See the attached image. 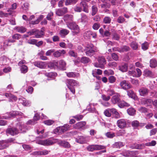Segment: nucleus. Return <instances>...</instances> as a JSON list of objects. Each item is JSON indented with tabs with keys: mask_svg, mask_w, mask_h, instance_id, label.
Returning <instances> with one entry per match:
<instances>
[{
	"mask_svg": "<svg viewBox=\"0 0 157 157\" xmlns=\"http://www.w3.org/2000/svg\"><path fill=\"white\" fill-rule=\"evenodd\" d=\"M19 129L20 130H18L17 128H8L6 130L7 134H10L12 136H14L17 135L19 133H22L25 132L26 131V129L25 127V126L21 123H19Z\"/></svg>",
	"mask_w": 157,
	"mask_h": 157,
	"instance_id": "1",
	"label": "nucleus"
},
{
	"mask_svg": "<svg viewBox=\"0 0 157 157\" xmlns=\"http://www.w3.org/2000/svg\"><path fill=\"white\" fill-rule=\"evenodd\" d=\"M66 83L71 91L73 94H74L75 91L74 86L78 85V83L77 81L73 79H68L66 80Z\"/></svg>",
	"mask_w": 157,
	"mask_h": 157,
	"instance_id": "2",
	"label": "nucleus"
},
{
	"mask_svg": "<svg viewBox=\"0 0 157 157\" xmlns=\"http://www.w3.org/2000/svg\"><path fill=\"white\" fill-rule=\"evenodd\" d=\"M68 28L71 30L75 31L72 32V35H75L78 34L79 32V29L78 26L75 22H70L66 24Z\"/></svg>",
	"mask_w": 157,
	"mask_h": 157,
	"instance_id": "3",
	"label": "nucleus"
},
{
	"mask_svg": "<svg viewBox=\"0 0 157 157\" xmlns=\"http://www.w3.org/2000/svg\"><path fill=\"white\" fill-rule=\"evenodd\" d=\"M97 51L94 45L91 44H88L86 48V54L89 56H91Z\"/></svg>",
	"mask_w": 157,
	"mask_h": 157,
	"instance_id": "4",
	"label": "nucleus"
},
{
	"mask_svg": "<svg viewBox=\"0 0 157 157\" xmlns=\"http://www.w3.org/2000/svg\"><path fill=\"white\" fill-rule=\"evenodd\" d=\"M105 148V146L98 145H90L87 147V150L88 151H93L96 150H100Z\"/></svg>",
	"mask_w": 157,
	"mask_h": 157,
	"instance_id": "5",
	"label": "nucleus"
},
{
	"mask_svg": "<svg viewBox=\"0 0 157 157\" xmlns=\"http://www.w3.org/2000/svg\"><path fill=\"white\" fill-rule=\"evenodd\" d=\"M120 85L121 88L124 90H127L132 87L130 84L126 80H123L121 82Z\"/></svg>",
	"mask_w": 157,
	"mask_h": 157,
	"instance_id": "6",
	"label": "nucleus"
},
{
	"mask_svg": "<svg viewBox=\"0 0 157 157\" xmlns=\"http://www.w3.org/2000/svg\"><path fill=\"white\" fill-rule=\"evenodd\" d=\"M37 143L43 145L48 146L54 144L53 142L51 140L47 139L45 140H40L37 141Z\"/></svg>",
	"mask_w": 157,
	"mask_h": 157,
	"instance_id": "7",
	"label": "nucleus"
},
{
	"mask_svg": "<svg viewBox=\"0 0 157 157\" xmlns=\"http://www.w3.org/2000/svg\"><path fill=\"white\" fill-rule=\"evenodd\" d=\"M67 12V8L64 7L63 8L57 9L56 10V14L58 16H62Z\"/></svg>",
	"mask_w": 157,
	"mask_h": 157,
	"instance_id": "8",
	"label": "nucleus"
},
{
	"mask_svg": "<svg viewBox=\"0 0 157 157\" xmlns=\"http://www.w3.org/2000/svg\"><path fill=\"white\" fill-rule=\"evenodd\" d=\"M118 126L121 128H123L126 126V122L124 119L118 120L117 122Z\"/></svg>",
	"mask_w": 157,
	"mask_h": 157,
	"instance_id": "9",
	"label": "nucleus"
},
{
	"mask_svg": "<svg viewBox=\"0 0 157 157\" xmlns=\"http://www.w3.org/2000/svg\"><path fill=\"white\" fill-rule=\"evenodd\" d=\"M139 92L140 96H144L147 95L149 90L146 87H142L139 90Z\"/></svg>",
	"mask_w": 157,
	"mask_h": 157,
	"instance_id": "10",
	"label": "nucleus"
},
{
	"mask_svg": "<svg viewBox=\"0 0 157 157\" xmlns=\"http://www.w3.org/2000/svg\"><path fill=\"white\" fill-rule=\"evenodd\" d=\"M66 53V51L64 50H59L54 51L53 53V56L55 58H59L61 56L62 54H64Z\"/></svg>",
	"mask_w": 157,
	"mask_h": 157,
	"instance_id": "11",
	"label": "nucleus"
},
{
	"mask_svg": "<svg viewBox=\"0 0 157 157\" xmlns=\"http://www.w3.org/2000/svg\"><path fill=\"white\" fill-rule=\"evenodd\" d=\"M143 75L150 78H153L155 77L152 71L148 69L144 70L143 72Z\"/></svg>",
	"mask_w": 157,
	"mask_h": 157,
	"instance_id": "12",
	"label": "nucleus"
},
{
	"mask_svg": "<svg viewBox=\"0 0 157 157\" xmlns=\"http://www.w3.org/2000/svg\"><path fill=\"white\" fill-rule=\"evenodd\" d=\"M120 95L118 94H116L112 97L111 100L113 104L119 103L120 101Z\"/></svg>",
	"mask_w": 157,
	"mask_h": 157,
	"instance_id": "13",
	"label": "nucleus"
},
{
	"mask_svg": "<svg viewBox=\"0 0 157 157\" xmlns=\"http://www.w3.org/2000/svg\"><path fill=\"white\" fill-rule=\"evenodd\" d=\"M86 124V122L85 121L79 122L77 123L76 124L74 125V128H85V125Z\"/></svg>",
	"mask_w": 157,
	"mask_h": 157,
	"instance_id": "14",
	"label": "nucleus"
},
{
	"mask_svg": "<svg viewBox=\"0 0 157 157\" xmlns=\"http://www.w3.org/2000/svg\"><path fill=\"white\" fill-rule=\"evenodd\" d=\"M80 5L82 8L83 11L86 13L89 12L88 6L85 1H82L80 3Z\"/></svg>",
	"mask_w": 157,
	"mask_h": 157,
	"instance_id": "15",
	"label": "nucleus"
},
{
	"mask_svg": "<svg viewBox=\"0 0 157 157\" xmlns=\"http://www.w3.org/2000/svg\"><path fill=\"white\" fill-rule=\"evenodd\" d=\"M63 19L67 24V23H69V22L73 20V17L71 15L67 14L64 16Z\"/></svg>",
	"mask_w": 157,
	"mask_h": 157,
	"instance_id": "16",
	"label": "nucleus"
},
{
	"mask_svg": "<svg viewBox=\"0 0 157 157\" xmlns=\"http://www.w3.org/2000/svg\"><path fill=\"white\" fill-rule=\"evenodd\" d=\"M4 95L6 97L9 98V101L10 102L12 101V99H13L15 101H16L17 99V98L16 96L10 93H6L4 94Z\"/></svg>",
	"mask_w": 157,
	"mask_h": 157,
	"instance_id": "17",
	"label": "nucleus"
},
{
	"mask_svg": "<svg viewBox=\"0 0 157 157\" xmlns=\"http://www.w3.org/2000/svg\"><path fill=\"white\" fill-rule=\"evenodd\" d=\"M33 64L35 66L40 68H43L45 67V65L43 62L36 61L33 63Z\"/></svg>",
	"mask_w": 157,
	"mask_h": 157,
	"instance_id": "18",
	"label": "nucleus"
},
{
	"mask_svg": "<svg viewBox=\"0 0 157 157\" xmlns=\"http://www.w3.org/2000/svg\"><path fill=\"white\" fill-rule=\"evenodd\" d=\"M14 29L21 33H23L26 31V29L22 26H16L14 28Z\"/></svg>",
	"mask_w": 157,
	"mask_h": 157,
	"instance_id": "19",
	"label": "nucleus"
},
{
	"mask_svg": "<svg viewBox=\"0 0 157 157\" xmlns=\"http://www.w3.org/2000/svg\"><path fill=\"white\" fill-rule=\"evenodd\" d=\"M59 65V67L61 69L65 70L66 63L65 62L63 59L59 60L58 62Z\"/></svg>",
	"mask_w": 157,
	"mask_h": 157,
	"instance_id": "20",
	"label": "nucleus"
},
{
	"mask_svg": "<svg viewBox=\"0 0 157 157\" xmlns=\"http://www.w3.org/2000/svg\"><path fill=\"white\" fill-rule=\"evenodd\" d=\"M58 144L59 145L63 146L65 147H70V145L69 144L65 141H62L59 140L58 141Z\"/></svg>",
	"mask_w": 157,
	"mask_h": 157,
	"instance_id": "21",
	"label": "nucleus"
},
{
	"mask_svg": "<svg viewBox=\"0 0 157 157\" xmlns=\"http://www.w3.org/2000/svg\"><path fill=\"white\" fill-rule=\"evenodd\" d=\"M35 37L36 38H41L44 35V33L42 30H41L40 31L35 30Z\"/></svg>",
	"mask_w": 157,
	"mask_h": 157,
	"instance_id": "22",
	"label": "nucleus"
},
{
	"mask_svg": "<svg viewBox=\"0 0 157 157\" xmlns=\"http://www.w3.org/2000/svg\"><path fill=\"white\" fill-rule=\"evenodd\" d=\"M69 33L68 30L66 29H63L61 30L59 32V34L62 37H64Z\"/></svg>",
	"mask_w": 157,
	"mask_h": 157,
	"instance_id": "23",
	"label": "nucleus"
},
{
	"mask_svg": "<svg viewBox=\"0 0 157 157\" xmlns=\"http://www.w3.org/2000/svg\"><path fill=\"white\" fill-rule=\"evenodd\" d=\"M119 69L122 72H126L128 70V65L126 63H124L119 67Z\"/></svg>",
	"mask_w": 157,
	"mask_h": 157,
	"instance_id": "24",
	"label": "nucleus"
},
{
	"mask_svg": "<svg viewBox=\"0 0 157 157\" xmlns=\"http://www.w3.org/2000/svg\"><path fill=\"white\" fill-rule=\"evenodd\" d=\"M76 141L80 144L84 143L86 142V138L83 136H80L76 139Z\"/></svg>",
	"mask_w": 157,
	"mask_h": 157,
	"instance_id": "25",
	"label": "nucleus"
},
{
	"mask_svg": "<svg viewBox=\"0 0 157 157\" xmlns=\"http://www.w3.org/2000/svg\"><path fill=\"white\" fill-rule=\"evenodd\" d=\"M127 94L129 97L135 99L137 98V97L135 93L132 90H129L127 91Z\"/></svg>",
	"mask_w": 157,
	"mask_h": 157,
	"instance_id": "26",
	"label": "nucleus"
},
{
	"mask_svg": "<svg viewBox=\"0 0 157 157\" xmlns=\"http://www.w3.org/2000/svg\"><path fill=\"white\" fill-rule=\"evenodd\" d=\"M9 114L10 116V117H6L5 118V119H7L11 117H14L16 115H21L22 114H19L18 112L17 111H14L10 113Z\"/></svg>",
	"mask_w": 157,
	"mask_h": 157,
	"instance_id": "27",
	"label": "nucleus"
},
{
	"mask_svg": "<svg viewBox=\"0 0 157 157\" xmlns=\"http://www.w3.org/2000/svg\"><path fill=\"white\" fill-rule=\"evenodd\" d=\"M98 63L100 64L101 66L103 65V66L105 64L106 62L105 58L103 56L98 57Z\"/></svg>",
	"mask_w": 157,
	"mask_h": 157,
	"instance_id": "28",
	"label": "nucleus"
},
{
	"mask_svg": "<svg viewBox=\"0 0 157 157\" xmlns=\"http://www.w3.org/2000/svg\"><path fill=\"white\" fill-rule=\"evenodd\" d=\"M111 113L114 114V117L116 118H118L120 117V115L119 113L117 112L115 109H111L110 110Z\"/></svg>",
	"mask_w": 157,
	"mask_h": 157,
	"instance_id": "29",
	"label": "nucleus"
},
{
	"mask_svg": "<svg viewBox=\"0 0 157 157\" xmlns=\"http://www.w3.org/2000/svg\"><path fill=\"white\" fill-rule=\"evenodd\" d=\"M4 140L0 141V150H2L8 147L9 145L6 144Z\"/></svg>",
	"mask_w": 157,
	"mask_h": 157,
	"instance_id": "30",
	"label": "nucleus"
},
{
	"mask_svg": "<svg viewBox=\"0 0 157 157\" xmlns=\"http://www.w3.org/2000/svg\"><path fill=\"white\" fill-rule=\"evenodd\" d=\"M150 67L152 68H155L157 66L156 61L154 59H152L150 61Z\"/></svg>",
	"mask_w": 157,
	"mask_h": 157,
	"instance_id": "31",
	"label": "nucleus"
},
{
	"mask_svg": "<svg viewBox=\"0 0 157 157\" xmlns=\"http://www.w3.org/2000/svg\"><path fill=\"white\" fill-rule=\"evenodd\" d=\"M118 105V106L121 108L124 106L128 107L130 106V105L128 103L124 101H122L120 102H119Z\"/></svg>",
	"mask_w": 157,
	"mask_h": 157,
	"instance_id": "32",
	"label": "nucleus"
},
{
	"mask_svg": "<svg viewBox=\"0 0 157 157\" xmlns=\"http://www.w3.org/2000/svg\"><path fill=\"white\" fill-rule=\"evenodd\" d=\"M136 110L133 108H130L127 110V113L130 115H134L136 113Z\"/></svg>",
	"mask_w": 157,
	"mask_h": 157,
	"instance_id": "33",
	"label": "nucleus"
},
{
	"mask_svg": "<svg viewBox=\"0 0 157 157\" xmlns=\"http://www.w3.org/2000/svg\"><path fill=\"white\" fill-rule=\"evenodd\" d=\"M67 76L69 78H73L76 76H77V75H78V74L77 73H75L74 72H66Z\"/></svg>",
	"mask_w": 157,
	"mask_h": 157,
	"instance_id": "34",
	"label": "nucleus"
},
{
	"mask_svg": "<svg viewBox=\"0 0 157 157\" xmlns=\"http://www.w3.org/2000/svg\"><path fill=\"white\" fill-rule=\"evenodd\" d=\"M78 0H66L65 4L66 6H68L72 4H74L76 3Z\"/></svg>",
	"mask_w": 157,
	"mask_h": 157,
	"instance_id": "35",
	"label": "nucleus"
},
{
	"mask_svg": "<svg viewBox=\"0 0 157 157\" xmlns=\"http://www.w3.org/2000/svg\"><path fill=\"white\" fill-rule=\"evenodd\" d=\"M130 48L127 46H124L120 48V52H127L130 50Z\"/></svg>",
	"mask_w": 157,
	"mask_h": 157,
	"instance_id": "36",
	"label": "nucleus"
},
{
	"mask_svg": "<svg viewBox=\"0 0 157 157\" xmlns=\"http://www.w3.org/2000/svg\"><path fill=\"white\" fill-rule=\"evenodd\" d=\"M29 4L28 3H24L21 6V9L22 10V11H27L29 9Z\"/></svg>",
	"mask_w": 157,
	"mask_h": 157,
	"instance_id": "37",
	"label": "nucleus"
},
{
	"mask_svg": "<svg viewBox=\"0 0 157 157\" xmlns=\"http://www.w3.org/2000/svg\"><path fill=\"white\" fill-rule=\"evenodd\" d=\"M61 130L63 133L65 132L70 128V126L69 125H65L63 126H61Z\"/></svg>",
	"mask_w": 157,
	"mask_h": 157,
	"instance_id": "38",
	"label": "nucleus"
},
{
	"mask_svg": "<svg viewBox=\"0 0 157 157\" xmlns=\"http://www.w3.org/2000/svg\"><path fill=\"white\" fill-rule=\"evenodd\" d=\"M148 46V43L147 42H144L141 44L142 49L144 51H145L147 49Z\"/></svg>",
	"mask_w": 157,
	"mask_h": 157,
	"instance_id": "39",
	"label": "nucleus"
},
{
	"mask_svg": "<svg viewBox=\"0 0 157 157\" xmlns=\"http://www.w3.org/2000/svg\"><path fill=\"white\" fill-rule=\"evenodd\" d=\"M92 33V32L91 31H87L84 33V36L85 38H89Z\"/></svg>",
	"mask_w": 157,
	"mask_h": 157,
	"instance_id": "40",
	"label": "nucleus"
},
{
	"mask_svg": "<svg viewBox=\"0 0 157 157\" xmlns=\"http://www.w3.org/2000/svg\"><path fill=\"white\" fill-rule=\"evenodd\" d=\"M11 14V13H4L2 11L0 10V17H8L9 15H10Z\"/></svg>",
	"mask_w": 157,
	"mask_h": 157,
	"instance_id": "41",
	"label": "nucleus"
},
{
	"mask_svg": "<svg viewBox=\"0 0 157 157\" xmlns=\"http://www.w3.org/2000/svg\"><path fill=\"white\" fill-rule=\"evenodd\" d=\"M124 145L123 143L121 142H116L113 144V147L116 148H120Z\"/></svg>",
	"mask_w": 157,
	"mask_h": 157,
	"instance_id": "42",
	"label": "nucleus"
},
{
	"mask_svg": "<svg viewBox=\"0 0 157 157\" xmlns=\"http://www.w3.org/2000/svg\"><path fill=\"white\" fill-rule=\"evenodd\" d=\"M57 64L58 63L56 62H55V63L53 62H50L48 63V66L49 68H55L57 66Z\"/></svg>",
	"mask_w": 157,
	"mask_h": 157,
	"instance_id": "43",
	"label": "nucleus"
},
{
	"mask_svg": "<svg viewBox=\"0 0 157 157\" xmlns=\"http://www.w3.org/2000/svg\"><path fill=\"white\" fill-rule=\"evenodd\" d=\"M130 46L134 50H136L138 48V44L134 42H132L131 43Z\"/></svg>",
	"mask_w": 157,
	"mask_h": 157,
	"instance_id": "44",
	"label": "nucleus"
},
{
	"mask_svg": "<svg viewBox=\"0 0 157 157\" xmlns=\"http://www.w3.org/2000/svg\"><path fill=\"white\" fill-rule=\"evenodd\" d=\"M111 20L110 17H105L103 20V22L105 24H109L110 23Z\"/></svg>",
	"mask_w": 157,
	"mask_h": 157,
	"instance_id": "45",
	"label": "nucleus"
},
{
	"mask_svg": "<svg viewBox=\"0 0 157 157\" xmlns=\"http://www.w3.org/2000/svg\"><path fill=\"white\" fill-rule=\"evenodd\" d=\"M88 18L87 16L84 14H82V17L81 18V20L82 22H86L88 21Z\"/></svg>",
	"mask_w": 157,
	"mask_h": 157,
	"instance_id": "46",
	"label": "nucleus"
},
{
	"mask_svg": "<svg viewBox=\"0 0 157 157\" xmlns=\"http://www.w3.org/2000/svg\"><path fill=\"white\" fill-rule=\"evenodd\" d=\"M21 66V73H25L27 72L28 67L26 66L23 65Z\"/></svg>",
	"mask_w": 157,
	"mask_h": 157,
	"instance_id": "47",
	"label": "nucleus"
},
{
	"mask_svg": "<svg viewBox=\"0 0 157 157\" xmlns=\"http://www.w3.org/2000/svg\"><path fill=\"white\" fill-rule=\"evenodd\" d=\"M110 109H108L105 110L104 112V115L106 117H111V114L110 113Z\"/></svg>",
	"mask_w": 157,
	"mask_h": 157,
	"instance_id": "48",
	"label": "nucleus"
},
{
	"mask_svg": "<svg viewBox=\"0 0 157 157\" xmlns=\"http://www.w3.org/2000/svg\"><path fill=\"white\" fill-rule=\"evenodd\" d=\"M108 80L110 83H113L115 82L116 78L113 76L111 75L109 77Z\"/></svg>",
	"mask_w": 157,
	"mask_h": 157,
	"instance_id": "49",
	"label": "nucleus"
},
{
	"mask_svg": "<svg viewBox=\"0 0 157 157\" xmlns=\"http://www.w3.org/2000/svg\"><path fill=\"white\" fill-rule=\"evenodd\" d=\"M92 13L91 14L92 16L95 15L98 11V8L95 6H93L92 7Z\"/></svg>",
	"mask_w": 157,
	"mask_h": 157,
	"instance_id": "50",
	"label": "nucleus"
},
{
	"mask_svg": "<svg viewBox=\"0 0 157 157\" xmlns=\"http://www.w3.org/2000/svg\"><path fill=\"white\" fill-rule=\"evenodd\" d=\"M44 123L47 125H51L54 123V121L52 120H49L44 121Z\"/></svg>",
	"mask_w": 157,
	"mask_h": 157,
	"instance_id": "51",
	"label": "nucleus"
},
{
	"mask_svg": "<svg viewBox=\"0 0 157 157\" xmlns=\"http://www.w3.org/2000/svg\"><path fill=\"white\" fill-rule=\"evenodd\" d=\"M81 61L82 63H86L90 61V59L89 58L87 57H83L81 58Z\"/></svg>",
	"mask_w": 157,
	"mask_h": 157,
	"instance_id": "52",
	"label": "nucleus"
},
{
	"mask_svg": "<svg viewBox=\"0 0 157 157\" xmlns=\"http://www.w3.org/2000/svg\"><path fill=\"white\" fill-rule=\"evenodd\" d=\"M45 75L46 76L50 78H52L55 75L56 76V73H54L53 72H51L49 73H45Z\"/></svg>",
	"mask_w": 157,
	"mask_h": 157,
	"instance_id": "53",
	"label": "nucleus"
},
{
	"mask_svg": "<svg viewBox=\"0 0 157 157\" xmlns=\"http://www.w3.org/2000/svg\"><path fill=\"white\" fill-rule=\"evenodd\" d=\"M12 38L13 39L18 40L21 38V35L18 33L14 34L12 36Z\"/></svg>",
	"mask_w": 157,
	"mask_h": 157,
	"instance_id": "54",
	"label": "nucleus"
},
{
	"mask_svg": "<svg viewBox=\"0 0 157 157\" xmlns=\"http://www.w3.org/2000/svg\"><path fill=\"white\" fill-rule=\"evenodd\" d=\"M50 152V151H48L47 150H44L42 151H40V155H46L48 154V153Z\"/></svg>",
	"mask_w": 157,
	"mask_h": 157,
	"instance_id": "55",
	"label": "nucleus"
},
{
	"mask_svg": "<svg viewBox=\"0 0 157 157\" xmlns=\"http://www.w3.org/2000/svg\"><path fill=\"white\" fill-rule=\"evenodd\" d=\"M106 136L109 138H112L115 136V135L114 133L111 132H107L105 134Z\"/></svg>",
	"mask_w": 157,
	"mask_h": 157,
	"instance_id": "56",
	"label": "nucleus"
},
{
	"mask_svg": "<svg viewBox=\"0 0 157 157\" xmlns=\"http://www.w3.org/2000/svg\"><path fill=\"white\" fill-rule=\"evenodd\" d=\"M111 56L113 59L115 61H117L119 59L118 55L115 53H113L111 54Z\"/></svg>",
	"mask_w": 157,
	"mask_h": 157,
	"instance_id": "57",
	"label": "nucleus"
},
{
	"mask_svg": "<svg viewBox=\"0 0 157 157\" xmlns=\"http://www.w3.org/2000/svg\"><path fill=\"white\" fill-rule=\"evenodd\" d=\"M101 8L103 9H105L109 8L110 6V5L109 4L105 2L101 4Z\"/></svg>",
	"mask_w": 157,
	"mask_h": 157,
	"instance_id": "58",
	"label": "nucleus"
},
{
	"mask_svg": "<svg viewBox=\"0 0 157 157\" xmlns=\"http://www.w3.org/2000/svg\"><path fill=\"white\" fill-rule=\"evenodd\" d=\"M125 157L130 156V151H124L121 153Z\"/></svg>",
	"mask_w": 157,
	"mask_h": 157,
	"instance_id": "59",
	"label": "nucleus"
},
{
	"mask_svg": "<svg viewBox=\"0 0 157 157\" xmlns=\"http://www.w3.org/2000/svg\"><path fill=\"white\" fill-rule=\"evenodd\" d=\"M108 65L110 67H117V63L115 62H112L109 63Z\"/></svg>",
	"mask_w": 157,
	"mask_h": 157,
	"instance_id": "60",
	"label": "nucleus"
},
{
	"mask_svg": "<svg viewBox=\"0 0 157 157\" xmlns=\"http://www.w3.org/2000/svg\"><path fill=\"white\" fill-rule=\"evenodd\" d=\"M156 144V142L155 140H152L151 142L146 143L145 145L147 146H154Z\"/></svg>",
	"mask_w": 157,
	"mask_h": 157,
	"instance_id": "61",
	"label": "nucleus"
},
{
	"mask_svg": "<svg viewBox=\"0 0 157 157\" xmlns=\"http://www.w3.org/2000/svg\"><path fill=\"white\" fill-rule=\"evenodd\" d=\"M73 117L77 121H80L82 119L83 116L82 115H77L74 116Z\"/></svg>",
	"mask_w": 157,
	"mask_h": 157,
	"instance_id": "62",
	"label": "nucleus"
},
{
	"mask_svg": "<svg viewBox=\"0 0 157 157\" xmlns=\"http://www.w3.org/2000/svg\"><path fill=\"white\" fill-rule=\"evenodd\" d=\"M125 20V19L123 17L120 16L118 18L117 21L119 23H122Z\"/></svg>",
	"mask_w": 157,
	"mask_h": 157,
	"instance_id": "63",
	"label": "nucleus"
},
{
	"mask_svg": "<svg viewBox=\"0 0 157 157\" xmlns=\"http://www.w3.org/2000/svg\"><path fill=\"white\" fill-rule=\"evenodd\" d=\"M69 55L71 56L76 57L77 56V54L73 50H70L68 52Z\"/></svg>",
	"mask_w": 157,
	"mask_h": 157,
	"instance_id": "64",
	"label": "nucleus"
}]
</instances>
